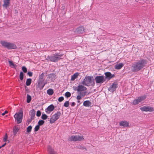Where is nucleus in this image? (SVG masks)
<instances>
[{
	"label": "nucleus",
	"mask_w": 154,
	"mask_h": 154,
	"mask_svg": "<svg viewBox=\"0 0 154 154\" xmlns=\"http://www.w3.org/2000/svg\"><path fill=\"white\" fill-rule=\"evenodd\" d=\"M19 130V128L17 126H15L13 129V133L14 134H16Z\"/></svg>",
	"instance_id": "nucleus-23"
},
{
	"label": "nucleus",
	"mask_w": 154,
	"mask_h": 154,
	"mask_svg": "<svg viewBox=\"0 0 154 154\" xmlns=\"http://www.w3.org/2000/svg\"><path fill=\"white\" fill-rule=\"evenodd\" d=\"M32 129V127L31 126H29L27 128V131L28 132H29L31 131Z\"/></svg>",
	"instance_id": "nucleus-33"
},
{
	"label": "nucleus",
	"mask_w": 154,
	"mask_h": 154,
	"mask_svg": "<svg viewBox=\"0 0 154 154\" xmlns=\"http://www.w3.org/2000/svg\"><path fill=\"white\" fill-rule=\"evenodd\" d=\"M106 78L109 80L111 78L113 77L114 75H112L110 72H106L105 73Z\"/></svg>",
	"instance_id": "nucleus-17"
},
{
	"label": "nucleus",
	"mask_w": 154,
	"mask_h": 154,
	"mask_svg": "<svg viewBox=\"0 0 154 154\" xmlns=\"http://www.w3.org/2000/svg\"><path fill=\"white\" fill-rule=\"evenodd\" d=\"M86 89L87 88L85 87L82 85H79L78 86V92L79 93H80V92H82L85 91Z\"/></svg>",
	"instance_id": "nucleus-16"
},
{
	"label": "nucleus",
	"mask_w": 154,
	"mask_h": 154,
	"mask_svg": "<svg viewBox=\"0 0 154 154\" xmlns=\"http://www.w3.org/2000/svg\"><path fill=\"white\" fill-rule=\"evenodd\" d=\"M91 105V103L89 100H86L83 103V105L86 107H89Z\"/></svg>",
	"instance_id": "nucleus-21"
},
{
	"label": "nucleus",
	"mask_w": 154,
	"mask_h": 154,
	"mask_svg": "<svg viewBox=\"0 0 154 154\" xmlns=\"http://www.w3.org/2000/svg\"><path fill=\"white\" fill-rule=\"evenodd\" d=\"M76 31L79 34L83 33L85 32V29L83 26H80L76 29Z\"/></svg>",
	"instance_id": "nucleus-14"
},
{
	"label": "nucleus",
	"mask_w": 154,
	"mask_h": 154,
	"mask_svg": "<svg viewBox=\"0 0 154 154\" xmlns=\"http://www.w3.org/2000/svg\"><path fill=\"white\" fill-rule=\"evenodd\" d=\"M17 48V46L14 43H10V49H15Z\"/></svg>",
	"instance_id": "nucleus-27"
},
{
	"label": "nucleus",
	"mask_w": 154,
	"mask_h": 154,
	"mask_svg": "<svg viewBox=\"0 0 154 154\" xmlns=\"http://www.w3.org/2000/svg\"><path fill=\"white\" fill-rule=\"evenodd\" d=\"M22 70L23 71V72L25 73L27 71V69L26 68L25 66H23L22 67Z\"/></svg>",
	"instance_id": "nucleus-37"
},
{
	"label": "nucleus",
	"mask_w": 154,
	"mask_h": 154,
	"mask_svg": "<svg viewBox=\"0 0 154 154\" xmlns=\"http://www.w3.org/2000/svg\"><path fill=\"white\" fill-rule=\"evenodd\" d=\"M79 75V73H76L74 74L71 77V80L74 81L75 79H76Z\"/></svg>",
	"instance_id": "nucleus-22"
},
{
	"label": "nucleus",
	"mask_w": 154,
	"mask_h": 154,
	"mask_svg": "<svg viewBox=\"0 0 154 154\" xmlns=\"http://www.w3.org/2000/svg\"><path fill=\"white\" fill-rule=\"evenodd\" d=\"M144 61L141 60L134 63L132 66L131 69L133 72H137L143 68L144 66Z\"/></svg>",
	"instance_id": "nucleus-1"
},
{
	"label": "nucleus",
	"mask_w": 154,
	"mask_h": 154,
	"mask_svg": "<svg viewBox=\"0 0 154 154\" xmlns=\"http://www.w3.org/2000/svg\"><path fill=\"white\" fill-rule=\"evenodd\" d=\"M140 109L142 111L152 112L154 110L152 107L148 106H144L140 108Z\"/></svg>",
	"instance_id": "nucleus-9"
},
{
	"label": "nucleus",
	"mask_w": 154,
	"mask_h": 154,
	"mask_svg": "<svg viewBox=\"0 0 154 154\" xmlns=\"http://www.w3.org/2000/svg\"><path fill=\"white\" fill-rule=\"evenodd\" d=\"M53 93V90L52 89H49L47 91V93L49 95H52Z\"/></svg>",
	"instance_id": "nucleus-25"
},
{
	"label": "nucleus",
	"mask_w": 154,
	"mask_h": 154,
	"mask_svg": "<svg viewBox=\"0 0 154 154\" xmlns=\"http://www.w3.org/2000/svg\"><path fill=\"white\" fill-rule=\"evenodd\" d=\"M0 43L5 48L8 49L10 48V43L4 41H0Z\"/></svg>",
	"instance_id": "nucleus-12"
},
{
	"label": "nucleus",
	"mask_w": 154,
	"mask_h": 154,
	"mask_svg": "<svg viewBox=\"0 0 154 154\" xmlns=\"http://www.w3.org/2000/svg\"><path fill=\"white\" fill-rule=\"evenodd\" d=\"M4 4L3 5L4 7L7 8L9 6L10 0H4Z\"/></svg>",
	"instance_id": "nucleus-19"
},
{
	"label": "nucleus",
	"mask_w": 154,
	"mask_h": 154,
	"mask_svg": "<svg viewBox=\"0 0 154 154\" xmlns=\"http://www.w3.org/2000/svg\"><path fill=\"white\" fill-rule=\"evenodd\" d=\"M93 77L88 76L85 77L82 82V84L86 86H89L91 83L93 81Z\"/></svg>",
	"instance_id": "nucleus-3"
},
{
	"label": "nucleus",
	"mask_w": 154,
	"mask_h": 154,
	"mask_svg": "<svg viewBox=\"0 0 154 154\" xmlns=\"http://www.w3.org/2000/svg\"><path fill=\"white\" fill-rule=\"evenodd\" d=\"M73 88L75 91H77L78 92H79L78 86V87H74Z\"/></svg>",
	"instance_id": "nucleus-41"
},
{
	"label": "nucleus",
	"mask_w": 154,
	"mask_h": 154,
	"mask_svg": "<svg viewBox=\"0 0 154 154\" xmlns=\"http://www.w3.org/2000/svg\"><path fill=\"white\" fill-rule=\"evenodd\" d=\"M48 118L47 115L45 114H42L41 116L42 119L44 120Z\"/></svg>",
	"instance_id": "nucleus-29"
},
{
	"label": "nucleus",
	"mask_w": 154,
	"mask_h": 154,
	"mask_svg": "<svg viewBox=\"0 0 154 154\" xmlns=\"http://www.w3.org/2000/svg\"><path fill=\"white\" fill-rule=\"evenodd\" d=\"M8 61L9 63H10V60H8Z\"/></svg>",
	"instance_id": "nucleus-49"
},
{
	"label": "nucleus",
	"mask_w": 154,
	"mask_h": 154,
	"mask_svg": "<svg viewBox=\"0 0 154 154\" xmlns=\"http://www.w3.org/2000/svg\"><path fill=\"white\" fill-rule=\"evenodd\" d=\"M61 115V113L60 112H57L56 113L53 115L51 117L50 123L51 124L54 123L57 120Z\"/></svg>",
	"instance_id": "nucleus-5"
},
{
	"label": "nucleus",
	"mask_w": 154,
	"mask_h": 154,
	"mask_svg": "<svg viewBox=\"0 0 154 154\" xmlns=\"http://www.w3.org/2000/svg\"><path fill=\"white\" fill-rule=\"evenodd\" d=\"M117 87V84L116 83H114L109 88V90L112 92L115 91Z\"/></svg>",
	"instance_id": "nucleus-11"
},
{
	"label": "nucleus",
	"mask_w": 154,
	"mask_h": 154,
	"mask_svg": "<svg viewBox=\"0 0 154 154\" xmlns=\"http://www.w3.org/2000/svg\"><path fill=\"white\" fill-rule=\"evenodd\" d=\"M27 74L29 75V76L31 77L32 76V73L31 72H28Z\"/></svg>",
	"instance_id": "nucleus-42"
},
{
	"label": "nucleus",
	"mask_w": 154,
	"mask_h": 154,
	"mask_svg": "<svg viewBox=\"0 0 154 154\" xmlns=\"http://www.w3.org/2000/svg\"><path fill=\"white\" fill-rule=\"evenodd\" d=\"M124 66V64L122 63L116 64L115 66L116 69H121Z\"/></svg>",
	"instance_id": "nucleus-20"
},
{
	"label": "nucleus",
	"mask_w": 154,
	"mask_h": 154,
	"mask_svg": "<svg viewBox=\"0 0 154 154\" xmlns=\"http://www.w3.org/2000/svg\"><path fill=\"white\" fill-rule=\"evenodd\" d=\"M6 144V142L5 143H4L2 146H0V149L2 147H3Z\"/></svg>",
	"instance_id": "nucleus-44"
},
{
	"label": "nucleus",
	"mask_w": 154,
	"mask_h": 154,
	"mask_svg": "<svg viewBox=\"0 0 154 154\" xmlns=\"http://www.w3.org/2000/svg\"><path fill=\"white\" fill-rule=\"evenodd\" d=\"M24 74L22 72H21L20 74V78L21 80H22L23 78Z\"/></svg>",
	"instance_id": "nucleus-30"
},
{
	"label": "nucleus",
	"mask_w": 154,
	"mask_h": 154,
	"mask_svg": "<svg viewBox=\"0 0 154 154\" xmlns=\"http://www.w3.org/2000/svg\"><path fill=\"white\" fill-rule=\"evenodd\" d=\"M64 106L66 107H68L69 105V101H66L64 105Z\"/></svg>",
	"instance_id": "nucleus-34"
},
{
	"label": "nucleus",
	"mask_w": 154,
	"mask_h": 154,
	"mask_svg": "<svg viewBox=\"0 0 154 154\" xmlns=\"http://www.w3.org/2000/svg\"><path fill=\"white\" fill-rule=\"evenodd\" d=\"M84 139L83 136L79 135H72L69 138V140L72 141H81Z\"/></svg>",
	"instance_id": "nucleus-7"
},
{
	"label": "nucleus",
	"mask_w": 154,
	"mask_h": 154,
	"mask_svg": "<svg viewBox=\"0 0 154 154\" xmlns=\"http://www.w3.org/2000/svg\"><path fill=\"white\" fill-rule=\"evenodd\" d=\"M76 97V99L78 100H80L82 97H84L85 95V93L84 92H80L78 94Z\"/></svg>",
	"instance_id": "nucleus-18"
},
{
	"label": "nucleus",
	"mask_w": 154,
	"mask_h": 154,
	"mask_svg": "<svg viewBox=\"0 0 154 154\" xmlns=\"http://www.w3.org/2000/svg\"><path fill=\"white\" fill-rule=\"evenodd\" d=\"M17 66V65L16 64L14 63L12 61H10V67L16 69Z\"/></svg>",
	"instance_id": "nucleus-24"
},
{
	"label": "nucleus",
	"mask_w": 154,
	"mask_h": 154,
	"mask_svg": "<svg viewBox=\"0 0 154 154\" xmlns=\"http://www.w3.org/2000/svg\"><path fill=\"white\" fill-rule=\"evenodd\" d=\"M71 94L69 92H67L66 93L65 95L67 97H69L71 96Z\"/></svg>",
	"instance_id": "nucleus-35"
},
{
	"label": "nucleus",
	"mask_w": 154,
	"mask_h": 154,
	"mask_svg": "<svg viewBox=\"0 0 154 154\" xmlns=\"http://www.w3.org/2000/svg\"><path fill=\"white\" fill-rule=\"evenodd\" d=\"M45 84H44L43 85V87H44V86L45 85Z\"/></svg>",
	"instance_id": "nucleus-48"
},
{
	"label": "nucleus",
	"mask_w": 154,
	"mask_h": 154,
	"mask_svg": "<svg viewBox=\"0 0 154 154\" xmlns=\"http://www.w3.org/2000/svg\"><path fill=\"white\" fill-rule=\"evenodd\" d=\"M62 56V54H54L49 56V58L51 61L56 62L60 60Z\"/></svg>",
	"instance_id": "nucleus-2"
},
{
	"label": "nucleus",
	"mask_w": 154,
	"mask_h": 154,
	"mask_svg": "<svg viewBox=\"0 0 154 154\" xmlns=\"http://www.w3.org/2000/svg\"><path fill=\"white\" fill-rule=\"evenodd\" d=\"M31 100V97L29 95L27 94V103H29Z\"/></svg>",
	"instance_id": "nucleus-28"
},
{
	"label": "nucleus",
	"mask_w": 154,
	"mask_h": 154,
	"mask_svg": "<svg viewBox=\"0 0 154 154\" xmlns=\"http://www.w3.org/2000/svg\"><path fill=\"white\" fill-rule=\"evenodd\" d=\"M44 122H45L43 120H40L38 122V125H42L44 124Z\"/></svg>",
	"instance_id": "nucleus-32"
},
{
	"label": "nucleus",
	"mask_w": 154,
	"mask_h": 154,
	"mask_svg": "<svg viewBox=\"0 0 154 154\" xmlns=\"http://www.w3.org/2000/svg\"><path fill=\"white\" fill-rule=\"evenodd\" d=\"M64 100V98L63 97H61L58 98V101L60 102Z\"/></svg>",
	"instance_id": "nucleus-38"
},
{
	"label": "nucleus",
	"mask_w": 154,
	"mask_h": 154,
	"mask_svg": "<svg viewBox=\"0 0 154 154\" xmlns=\"http://www.w3.org/2000/svg\"><path fill=\"white\" fill-rule=\"evenodd\" d=\"M75 105V102H72L71 103V105L72 106H74Z\"/></svg>",
	"instance_id": "nucleus-45"
},
{
	"label": "nucleus",
	"mask_w": 154,
	"mask_h": 154,
	"mask_svg": "<svg viewBox=\"0 0 154 154\" xmlns=\"http://www.w3.org/2000/svg\"><path fill=\"white\" fill-rule=\"evenodd\" d=\"M8 113V111L7 110H5L4 112L2 114V115L4 116L5 114L7 113Z\"/></svg>",
	"instance_id": "nucleus-43"
},
{
	"label": "nucleus",
	"mask_w": 154,
	"mask_h": 154,
	"mask_svg": "<svg viewBox=\"0 0 154 154\" xmlns=\"http://www.w3.org/2000/svg\"><path fill=\"white\" fill-rule=\"evenodd\" d=\"M54 109V107L53 104H51L48 106L45 109V112L48 114L50 113L53 111Z\"/></svg>",
	"instance_id": "nucleus-10"
},
{
	"label": "nucleus",
	"mask_w": 154,
	"mask_h": 154,
	"mask_svg": "<svg viewBox=\"0 0 154 154\" xmlns=\"http://www.w3.org/2000/svg\"><path fill=\"white\" fill-rule=\"evenodd\" d=\"M44 74L43 73H42L39 76V79H43V78Z\"/></svg>",
	"instance_id": "nucleus-40"
},
{
	"label": "nucleus",
	"mask_w": 154,
	"mask_h": 154,
	"mask_svg": "<svg viewBox=\"0 0 154 154\" xmlns=\"http://www.w3.org/2000/svg\"><path fill=\"white\" fill-rule=\"evenodd\" d=\"M48 150L49 154H57V152L54 151L53 149L50 146H48Z\"/></svg>",
	"instance_id": "nucleus-15"
},
{
	"label": "nucleus",
	"mask_w": 154,
	"mask_h": 154,
	"mask_svg": "<svg viewBox=\"0 0 154 154\" xmlns=\"http://www.w3.org/2000/svg\"><path fill=\"white\" fill-rule=\"evenodd\" d=\"M23 113L20 112L16 113L14 115L15 120L18 124L21 123L23 119Z\"/></svg>",
	"instance_id": "nucleus-6"
},
{
	"label": "nucleus",
	"mask_w": 154,
	"mask_h": 154,
	"mask_svg": "<svg viewBox=\"0 0 154 154\" xmlns=\"http://www.w3.org/2000/svg\"><path fill=\"white\" fill-rule=\"evenodd\" d=\"M8 137V136L7 135V134L6 133L3 137V141L4 142H5V143L7 141Z\"/></svg>",
	"instance_id": "nucleus-31"
},
{
	"label": "nucleus",
	"mask_w": 154,
	"mask_h": 154,
	"mask_svg": "<svg viewBox=\"0 0 154 154\" xmlns=\"http://www.w3.org/2000/svg\"><path fill=\"white\" fill-rule=\"evenodd\" d=\"M32 79H27L26 81V85L27 86H29L31 84Z\"/></svg>",
	"instance_id": "nucleus-26"
},
{
	"label": "nucleus",
	"mask_w": 154,
	"mask_h": 154,
	"mask_svg": "<svg viewBox=\"0 0 154 154\" xmlns=\"http://www.w3.org/2000/svg\"><path fill=\"white\" fill-rule=\"evenodd\" d=\"M146 98V96L145 95L141 96L138 97L134 100L132 103L134 105H137L139 103L143 101Z\"/></svg>",
	"instance_id": "nucleus-4"
},
{
	"label": "nucleus",
	"mask_w": 154,
	"mask_h": 154,
	"mask_svg": "<svg viewBox=\"0 0 154 154\" xmlns=\"http://www.w3.org/2000/svg\"><path fill=\"white\" fill-rule=\"evenodd\" d=\"M39 129V125H36L35 128V131H37Z\"/></svg>",
	"instance_id": "nucleus-36"
},
{
	"label": "nucleus",
	"mask_w": 154,
	"mask_h": 154,
	"mask_svg": "<svg viewBox=\"0 0 154 154\" xmlns=\"http://www.w3.org/2000/svg\"><path fill=\"white\" fill-rule=\"evenodd\" d=\"M41 112L39 110H38L37 112L36 116L38 117H39L41 116Z\"/></svg>",
	"instance_id": "nucleus-39"
},
{
	"label": "nucleus",
	"mask_w": 154,
	"mask_h": 154,
	"mask_svg": "<svg viewBox=\"0 0 154 154\" xmlns=\"http://www.w3.org/2000/svg\"><path fill=\"white\" fill-rule=\"evenodd\" d=\"M77 102L78 103H80V101L79 100H78L77 101Z\"/></svg>",
	"instance_id": "nucleus-47"
},
{
	"label": "nucleus",
	"mask_w": 154,
	"mask_h": 154,
	"mask_svg": "<svg viewBox=\"0 0 154 154\" xmlns=\"http://www.w3.org/2000/svg\"><path fill=\"white\" fill-rule=\"evenodd\" d=\"M95 80L97 83H102L105 80L104 77L103 76H97L95 78Z\"/></svg>",
	"instance_id": "nucleus-8"
},
{
	"label": "nucleus",
	"mask_w": 154,
	"mask_h": 154,
	"mask_svg": "<svg viewBox=\"0 0 154 154\" xmlns=\"http://www.w3.org/2000/svg\"><path fill=\"white\" fill-rule=\"evenodd\" d=\"M119 125L125 127L129 126V123L126 121H122L119 122Z\"/></svg>",
	"instance_id": "nucleus-13"
},
{
	"label": "nucleus",
	"mask_w": 154,
	"mask_h": 154,
	"mask_svg": "<svg viewBox=\"0 0 154 154\" xmlns=\"http://www.w3.org/2000/svg\"><path fill=\"white\" fill-rule=\"evenodd\" d=\"M145 2L147 3V2H149V0H145Z\"/></svg>",
	"instance_id": "nucleus-46"
}]
</instances>
